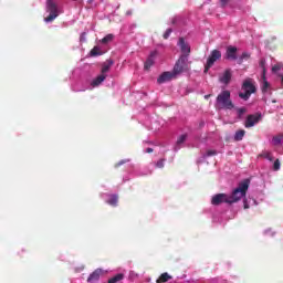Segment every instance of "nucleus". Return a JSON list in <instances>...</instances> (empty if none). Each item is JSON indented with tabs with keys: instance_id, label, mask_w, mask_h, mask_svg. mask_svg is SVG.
Masks as SVG:
<instances>
[{
	"instance_id": "1",
	"label": "nucleus",
	"mask_w": 283,
	"mask_h": 283,
	"mask_svg": "<svg viewBox=\"0 0 283 283\" xmlns=\"http://www.w3.org/2000/svg\"><path fill=\"white\" fill-rule=\"evenodd\" d=\"M189 70V61L187 60V56L182 55L179 57L177 63L175 64V67L172 72H164L157 80V83H168V81H172V78H177L179 74H182V72H188Z\"/></svg>"
},
{
	"instance_id": "2",
	"label": "nucleus",
	"mask_w": 283,
	"mask_h": 283,
	"mask_svg": "<svg viewBox=\"0 0 283 283\" xmlns=\"http://www.w3.org/2000/svg\"><path fill=\"white\" fill-rule=\"evenodd\" d=\"M249 185H251L249 179H245L239 184V186L232 191V195L229 196L230 205L240 202L242 198H245L247 191H249Z\"/></svg>"
},
{
	"instance_id": "3",
	"label": "nucleus",
	"mask_w": 283,
	"mask_h": 283,
	"mask_svg": "<svg viewBox=\"0 0 283 283\" xmlns=\"http://www.w3.org/2000/svg\"><path fill=\"white\" fill-rule=\"evenodd\" d=\"M216 107L217 109H233V103L231 102V92H221L217 96Z\"/></svg>"
},
{
	"instance_id": "4",
	"label": "nucleus",
	"mask_w": 283,
	"mask_h": 283,
	"mask_svg": "<svg viewBox=\"0 0 283 283\" xmlns=\"http://www.w3.org/2000/svg\"><path fill=\"white\" fill-rule=\"evenodd\" d=\"M113 65H114V61L112 60H107L102 64L101 74L91 82L92 88L98 87L105 81V78H107V72L112 70Z\"/></svg>"
},
{
	"instance_id": "5",
	"label": "nucleus",
	"mask_w": 283,
	"mask_h": 283,
	"mask_svg": "<svg viewBox=\"0 0 283 283\" xmlns=\"http://www.w3.org/2000/svg\"><path fill=\"white\" fill-rule=\"evenodd\" d=\"M251 94H255V82L252 78H247L242 85V92L239 94L243 101H249Z\"/></svg>"
},
{
	"instance_id": "6",
	"label": "nucleus",
	"mask_w": 283,
	"mask_h": 283,
	"mask_svg": "<svg viewBox=\"0 0 283 283\" xmlns=\"http://www.w3.org/2000/svg\"><path fill=\"white\" fill-rule=\"evenodd\" d=\"M46 12H49V17L44 18L45 23H52V21H54V19L61 14L56 2L53 0L46 1Z\"/></svg>"
},
{
	"instance_id": "7",
	"label": "nucleus",
	"mask_w": 283,
	"mask_h": 283,
	"mask_svg": "<svg viewBox=\"0 0 283 283\" xmlns=\"http://www.w3.org/2000/svg\"><path fill=\"white\" fill-rule=\"evenodd\" d=\"M259 65L262 69L261 90L262 92H269V87H271V84H269V81H266V61L261 60Z\"/></svg>"
},
{
	"instance_id": "8",
	"label": "nucleus",
	"mask_w": 283,
	"mask_h": 283,
	"mask_svg": "<svg viewBox=\"0 0 283 283\" xmlns=\"http://www.w3.org/2000/svg\"><path fill=\"white\" fill-rule=\"evenodd\" d=\"M220 59H222V53L218 50H213L207 60L205 72H209V69L213 67L216 61H220Z\"/></svg>"
},
{
	"instance_id": "9",
	"label": "nucleus",
	"mask_w": 283,
	"mask_h": 283,
	"mask_svg": "<svg viewBox=\"0 0 283 283\" xmlns=\"http://www.w3.org/2000/svg\"><path fill=\"white\" fill-rule=\"evenodd\" d=\"M262 120V114L258 113L254 115H249L245 119V127H255V125H258V123H260Z\"/></svg>"
},
{
	"instance_id": "10",
	"label": "nucleus",
	"mask_w": 283,
	"mask_h": 283,
	"mask_svg": "<svg viewBox=\"0 0 283 283\" xmlns=\"http://www.w3.org/2000/svg\"><path fill=\"white\" fill-rule=\"evenodd\" d=\"M222 202L230 205L229 195L219 193V195H216L214 197H212V200H211L212 205H222Z\"/></svg>"
},
{
	"instance_id": "11",
	"label": "nucleus",
	"mask_w": 283,
	"mask_h": 283,
	"mask_svg": "<svg viewBox=\"0 0 283 283\" xmlns=\"http://www.w3.org/2000/svg\"><path fill=\"white\" fill-rule=\"evenodd\" d=\"M178 46L180 48L182 55L181 56H186L188 59L190 52H191V46H189V43L185 42L184 38H180L178 41Z\"/></svg>"
},
{
	"instance_id": "12",
	"label": "nucleus",
	"mask_w": 283,
	"mask_h": 283,
	"mask_svg": "<svg viewBox=\"0 0 283 283\" xmlns=\"http://www.w3.org/2000/svg\"><path fill=\"white\" fill-rule=\"evenodd\" d=\"M226 56L229 61H235L238 59V48L228 46Z\"/></svg>"
},
{
	"instance_id": "13",
	"label": "nucleus",
	"mask_w": 283,
	"mask_h": 283,
	"mask_svg": "<svg viewBox=\"0 0 283 283\" xmlns=\"http://www.w3.org/2000/svg\"><path fill=\"white\" fill-rule=\"evenodd\" d=\"M156 56H158V51H153L145 62V70H149L154 65Z\"/></svg>"
},
{
	"instance_id": "14",
	"label": "nucleus",
	"mask_w": 283,
	"mask_h": 283,
	"mask_svg": "<svg viewBox=\"0 0 283 283\" xmlns=\"http://www.w3.org/2000/svg\"><path fill=\"white\" fill-rule=\"evenodd\" d=\"M231 76H232L231 70H226L219 77V81L224 85H229V83L231 82Z\"/></svg>"
},
{
	"instance_id": "15",
	"label": "nucleus",
	"mask_w": 283,
	"mask_h": 283,
	"mask_svg": "<svg viewBox=\"0 0 283 283\" xmlns=\"http://www.w3.org/2000/svg\"><path fill=\"white\" fill-rule=\"evenodd\" d=\"M103 274V270L97 269L95 270L87 279V282L90 283H94V282H98V280L101 279V275Z\"/></svg>"
},
{
	"instance_id": "16",
	"label": "nucleus",
	"mask_w": 283,
	"mask_h": 283,
	"mask_svg": "<svg viewBox=\"0 0 283 283\" xmlns=\"http://www.w3.org/2000/svg\"><path fill=\"white\" fill-rule=\"evenodd\" d=\"M106 202H107V205H111V207H116L118 205V196L108 195Z\"/></svg>"
},
{
	"instance_id": "17",
	"label": "nucleus",
	"mask_w": 283,
	"mask_h": 283,
	"mask_svg": "<svg viewBox=\"0 0 283 283\" xmlns=\"http://www.w3.org/2000/svg\"><path fill=\"white\" fill-rule=\"evenodd\" d=\"M169 280H171V276L169 275V273L165 272L163 273L159 279L157 280V283H165V282H169Z\"/></svg>"
},
{
	"instance_id": "18",
	"label": "nucleus",
	"mask_w": 283,
	"mask_h": 283,
	"mask_svg": "<svg viewBox=\"0 0 283 283\" xmlns=\"http://www.w3.org/2000/svg\"><path fill=\"white\" fill-rule=\"evenodd\" d=\"M261 158H265V160H270V163H273V160H274L273 153L268 151V150H265L261 154Z\"/></svg>"
},
{
	"instance_id": "19",
	"label": "nucleus",
	"mask_w": 283,
	"mask_h": 283,
	"mask_svg": "<svg viewBox=\"0 0 283 283\" xmlns=\"http://www.w3.org/2000/svg\"><path fill=\"white\" fill-rule=\"evenodd\" d=\"M123 277H125V275L123 273L116 274L115 276L111 277L108 280V283H117L120 282V280H123Z\"/></svg>"
},
{
	"instance_id": "20",
	"label": "nucleus",
	"mask_w": 283,
	"mask_h": 283,
	"mask_svg": "<svg viewBox=\"0 0 283 283\" xmlns=\"http://www.w3.org/2000/svg\"><path fill=\"white\" fill-rule=\"evenodd\" d=\"M114 41V34H107L101 40V43L107 44L109 42Z\"/></svg>"
},
{
	"instance_id": "21",
	"label": "nucleus",
	"mask_w": 283,
	"mask_h": 283,
	"mask_svg": "<svg viewBox=\"0 0 283 283\" xmlns=\"http://www.w3.org/2000/svg\"><path fill=\"white\" fill-rule=\"evenodd\" d=\"M101 54H103V53L101 52V48H98V46H94L91 51V56H98Z\"/></svg>"
},
{
	"instance_id": "22",
	"label": "nucleus",
	"mask_w": 283,
	"mask_h": 283,
	"mask_svg": "<svg viewBox=\"0 0 283 283\" xmlns=\"http://www.w3.org/2000/svg\"><path fill=\"white\" fill-rule=\"evenodd\" d=\"M244 130H238L234 135V140H242L244 138Z\"/></svg>"
},
{
	"instance_id": "23",
	"label": "nucleus",
	"mask_w": 283,
	"mask_h": 283,
	"mask_svg": "<svg viewBox=\"0 0 283 283\" xmlns=\"http://www.w3.org/2000/svg\"><path fill=\"white\" fill-rule=\"evenodd\" d=\"M272 144L277 146L282 144V136H275L272 138Z\"/></svg>"
},
{
	"instance_id": "24",
	"label": "nucleus",
	"mask_w": 283,
	"mask_h": 283,
	"mask_svg": "<svg viewBox=\"0 0 283 283\" xmlns=\"http://www.w3.org/2000/svg\"><path fill=\"white\" fill-rule=\"evenodd\" d=\"M185 140H187V135L179 136V138L177 139V147H180V145H182Z\"/></svg>"
},
{
	"instance_id": "25",
	"label": "nucleus",
	"mask_w": 283,
	"mask_h": 283,
	"mask_svg": "<svg viewBox=\"0 0 283 283\" xmlns=\"http://www.w3.org/2000/svg\"><path fill=\"white\" fill-rule=\"evenodd\" d=\"M248 59H251V54L249 52H243L240 56V61H248Z\"/></svg>"
},
{
	"instance_id": "26",
	"label": "nucleus",
	"mask_w": 283,
	"mask_h": 283,
	"mask_svg": "<svg viewBox=\"0 0 283 283\" xmlns=\"http://www.w3.org/2000/svg\"><path fill=\"white\" fill-rule=\"evenodd\" d=\"M281 163H280V159H276L273 164V170L274 171H280V167H281Z\"/></svg>"
},
{
	"instance_id": "27",
	"label": "nucleus",
	"mask_w": 283,
	"mask_h": 283,
	"mask_svg": "<svg viewBox=\"0 0 283 283\" xmlns=\"http://www.w3.org/2000/svg\"><path fill=\"white\" fill-rule=\"evenodd\" d=\"M156 167H159V169H161V167H165V160L160 159L159 161H157Z\"/></svg>"
},
{
	"instance_id": "28",
	"label": "nucleus",
	"mask_w": 283,
	"mask_h": 283,
	"mask_svg": "<svg viewBox=\"0 0 283 283\" xmlns=\"http://www.w3.org/2000/svg\"><path fill=\"white\" fill-rule=\"evenodd\" d=\"M168 36H171V29L166 30L164 33V39H167Z\"/></svg>"
},
{
	"instance_id": "29",
	"label": "nucleus",
	"mask_w": 283,
	"mask_h": 283,
	"mask_svg": "<svg viewBox=\"0 0 283 283\" xmlns=\"http://www.w3.org/2000/svg\"><path fill=\"white\" fill-rule=\"evenodd\" d=\"M216 150H208L207 153H206V156H216Z\"/></svg>"
},
{
	"instance_id": "30",
	"label": "nucleus",
	"mask_w": 283,
	"mask_h": 283,
	"mask_svg": "<svg viewBox=\"0 0 283 283\" xmlns=\"http://www.w3.org/2000/svg\"><path fill=\"white\" fill-rule=\"evenodd\" d=\"M243 206H244V209H249V201L244 200Z\"/></svg>"
},
{
	"instance_id": "31",
	"label": "nucleus",
	"mask_w": 283,
	"mask_h": 283,
	"mask_svg": "<svg viewBox=\"0 0 283 283\" xmlns=\"http://www.w3.org/2000/svg\"><path fill=\"white\" fill-rule=\"evenodd\" d=\"M244 112H247L245 108H239V114H244Z\"/></svg>"
},
{
	"instance_id": "32",
	"label": "nucleus",
	"mask_w": 283,
	"mask_h": 283,
	"mask_svg": "<svg viewBox=\"0 0 283 283\" xmlns=\"http://www.w3.org/2000/svg\"><path fill=\"white\" fill-rule=\"evenodd\" d=\"M151 151H154L153 148H147V149H146V154H151Z\"/></svg>"
},
{
	"instance_id": "33",
	"label": "nucleus",
	"mask_w": 283,
	"mask_h": 283,
	"mask_svg": "<svg viewBox=\"0 0 283 283\" xmlns=\"http://www.w3.org/2000/svg\"><path fill=\"white\" fill-rule=\"evenodd\" d=\"M120 165H125V160L119 161L116 167H120Z\"/></svg>"
},
{
	"instance_id": "34",
	"label": "nucleus",
	"mask_w": 283,
	"mask_h": 283,
	"mask_svg": "<svg viewBox=\"0 0 283 283\" xmlns=\"http://www.w3.org/2000/svg\"><path fill=\"white\" fill-rule=\"evenodd\" d=\"M81 41H85V33L81 35Z\"/></svg>"
},
{
	"instance_id": "35",
	"label": "nucleus",
	"mask_w": 283,
	"mask_h": 283,
	"mask_svg": "<svg viewBox=\"0 0 283 283\" xmlns=\"http://www.w3.org/2000/svg\"><path fill=\"white\" fill-rule=\"evenodd\" d=\"M221 3H222L223 6H226L227 0H221Z\"/></svg>"
},
{
	"instance_id": "36",
	"label": "nucleus",
	"mask_w": 283,
	"mask_h": 283,
	"mask_svg": "<svg viewBox=\"0 0 283 283\" xmlns=\"http://www.w3.org/2000/svg\"><path fill=\"white\" fill-rule=\"evenodd\" d=\"M209 96H211V95H205V98L207 99V98H209Z\"/></svg>"
},
{
	"instance_id": "37",
	"label": "nucleus",
	"mask_w": 283,
	"mask_h": 283,
	"mask_svg": "<svg viewBox=\"0 0 283 283\" xmlns=\"http://www.w3.org/2000/svg\"><path fill=\"white\" fill-rule=\"evenodd\" d=\"M265 233H271V230H266Z\"/></svg>"
}]
</instances>
